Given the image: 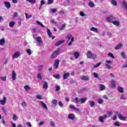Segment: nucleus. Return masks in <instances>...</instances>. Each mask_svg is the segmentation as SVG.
Masks as SVG:
<instances>
[{"label": "nucleus", "mask_w": 127, "mask_h": 127, "mask_svg": "<svg viewBox=\"0 0 127 127\" xmlns=\"http://www.w3.org/2000/svg\"><path fill=\"white\" fill-rule=\"evenodd\" d=\"M4 4L7 8H10V3L9 2L5 1L4 2Z\"/></svg>", "instance_id": "obj_25"}, {"label": "nucleus", "mask_w": 127, "mask_h": 127, "mask_svg": "<svg viewBox=\"0 0 127 127\" xmlns=\"http://www.w3.org/2000/svg\"><path fill=\"white\" fill-rule=\"evenodd\" d=\"M0 79L2 80V81H6V76L1 77Z\"/></svg>", "instance_id": "obj_60"}, {"label": "nucleus", "mask_w": 127, "mask_h": 127, "mask_svg": "<svg viewBox=\"0 0 127 127\" xmlns=\"http://www.w3.org/2000/svg\"><path fill=\"white\" fill-rule=\"evenodd\" d=\"M90 31H93V32H95V33H99V30L97 28H95L92 27L90 29Z\"/></svg>", "instance_id": "obj_16"}, {"label": "nucleus", "mask_w": 127, "mask_h": 127, "mask_svg": "<svg viewBox=\"0 0 127 127\" xmlns=\"http://www.w3.org/2000/svg\"><path fill=\"white\" fill-rule=\"evenodd\" d=\"M107 118H108L107 115H105L104 116H100L99 117V121L100 123H104V120L107 119Z\"/></svg>", "instance_id": "obj_10"}, {"label": "nucleus", "mask_w": 127, "mask_h": 127, "mask_svg": "<svg viewBox=\"0 0 127 127\" xmlns=\"http://www.w3.org/2000/svg\"><path fill=\"white\" fill-rule=\"evenodd\" d=\"M114 126H115V127H120L121 125H120V123L119 122H115L114 123Z\"/></svg>", "instance_id": "obj_54"}, {"label": "nucleus", "mask_w": 127, "mask_h": 127, "mask_svg": "<svg viewBox=\"0 0 127 127\" xmlns=\"http://www.w3.org/2000/svg\"><path fill=\"white\" fill-rule=\"evenodd\" d=\"M21 55V53L20 52H16L12 56V58L13 59H15V58H18L19 56Z\"/></svg>", "instance_id": "obj_8"}, {"label": "nucleus", "mask_w": 127, "mask_h": 127, "mask_svg": "<svg viewBox=\"0 0 127 127\" xmlns=\"http://www.w3.org/2000/svg\"><path fill=\"white\" fill-rule=\"evenodd\" d=\"M11 124L12 127H16V125H15V124L12 122H11Z\"/></svg>", "instance_id": "obj_63"}, {"label": "nucleus", "mask_w": 127, "mask_h": 127, "mask_svg": "<svg viewBox=\"0 0 127 127\" xmlns=\"http://www.w3.org/2000/svg\"><path fill=\"white\" fill-rule=\"evenodd\" d=\"M108 56L111 58H113V59H115V56H114V54H113L112 53H109L108 54Z\"/></svg>", "instance_id": "obj_42"}, {"label": "nucleus", "mask_w": 127, "mask_h": 127, "mask_svg": "<svg viewBox=\"0 0 127 127\" xmlns=\"http://www.w3.org/2000/svg\"><path fill=\"white\" fill-rule=\"evenodd\" d=\"M36 99H38V100H42L43 98L42 96L40 95V94L37 95L36 96Z\"/></svg>", "instance_id": "obj_41"}, {"label": "nucleus", "mask_w": 127, "mask_h": 127, "mask_svg": "<svg viewBox=\"0 0 127 127\" xmlns=\"http://www.w3.org/2000/svg\"><path fill=\"white\" fill-rule=\"evenodd\" d=\"M69 108L72 110H73V111H75V109H76V107L73 105H69Z\"/></svg>", "instance_id": "obj_49"}, {"label": "nucleus", "mask_w": 127, "mask_h": 127, "mask_svg": "<svg viewBox=\"0 0 127 127\" xmlns=\"http://www.w3.org/2000/svg\"><path fill=\"white\" fill-rule=\"evenodd\" d=\"M59 105L60 107H61V108H63V103H62V102H61V101L59 102Z\"/></svg>", "instance_id": "obj_59"}, {"label": "nucleus", "mask_w": 127, "mask_h": 127, "mask_svg": "<svg viewBox=\"0 0 127 127\" xmlns=\"http://www.w3.org/2000/svg\"><path fill=\"white\" fill-rule=\"evenodd\" d=\"M64 41H65V40H64L59 41L58 42H57V43H56V46H59V45H60L61 44H62V43H64Z\"/></svg>", "instance_id": "obj_30"}, {"label": "nucleus", "mask_w": 127, "mask_h": 127, "mask_svg": "<svg viewBox=\"0 0 127 127\" xmlns=\"http://www.w3.org/2000/svg\"><path fill=\"white\" fill-rule=\"evenodd\" d=\"M27 2H29L32 4H34L36 2V0H26Z\"/></svg>", "instance_id": "obj_29"}, {"label": "nucleus", "mask_w": 127, "mask_h": 127, "mask_svg": "<svg viewBox=\"0 0 127 127\" xmlns=\"http://www.w3.org/2000/svg\"><path fill=\"white\" fill-rule=\"evenodd\" d=\"M40 105L44 108V109H45V110H47V111H48V107H47V105L43 103V101H40Z\"/></svg>", "instance_id": "obj_18"}, {"label": "nucleus", "mask_w": 127, "mask_h": 127, "mask_svg": "<svg viewBox=\"0 0 127 127\" xmlns=\"http://www.w3.org/2000/svg\"><path fill=\"white\" fill-rule=\"evenodd\" d=\"M53 0H48V4H52L53 3Z\"/></svg>", "instance_id": "obj_56"}, {"label": "nucleus", "mask_w": 127, "mask_h": 127, "mask_svg": "<svg viewBox=\"0 0 127 127\" xmlns=\"http://www.w3.org/2000/svg\"><path fill=\"white\" fill-rule=\"evenodd\" d=\"M70 76V73L64 72V80H66Z\"/></svg>", "instance_id": "obj_20"}, {"label": "nucleus", "mask_w": 127, "mask_h": 127, "mask_svg": "<svg viewBox=\"0 0 127 127\" xmlns=\"http://www.w3.org/2000/svg\"><path fill=\"white\" fill-rule=\"evenodd\" d=\"M60 89H61V88L60 87V86L57 85L55 86V90L56 91V92H58L59 91H60Z\"/></svg>", "instance_id": "obj_35"}, {"label": "nucleus", "mask_w": 127, "mask_h": 127, "mask_svg": "<svg viewBox=\"0 0 127 127\" xmlns=\"http://www.w3.org/2000/svg\"><path fill=\"white\" fill-rule=\"evenodd\" d=\"M13 3H17V0H12Z\"/></svg>", "instance_id": "obj_64"}, {"label": "nucleus", "mask_w": 127, "mask_h": 127, "mask_svg": "<svg viewBox=\"0 0 127 127\" xmlns=\"http://www.w3.org/2000/svg\"><path fill=\"white\" fill-rule=\"evenodd\" d=\"M98 104H103V100L102 99H99L97 100Z\"/></svg>", "instance_id": "obj_53"}, {"label": "nucleus", "mask_w": 127, "mask_h": 127, "mask_svg": "<svg viewBox=\"0 0 127 127\" xmlns=\"http://www.w3.org/2000/svg\"><path fill=\"white\" fill-rule=\"evenodd\" d=\"M73 55L75 59H78V58L80 56V53H79L78 52H74L73 53Z\"/></svg>", "instance_id": "obj_28"}, {"label": "nucleus", "mask_w": 127, "mask_h": 127, "mask_svg": "<svg viewBox=\"0 0 127 127\" xmlns=\"http://www.w3.org/2000/svg\"><path fill=\"white\" fill-rule=\"evenodd\" d=\"M111 3L113 5H114V6H117V5H118V2L116 0H111Z\"/></svg>", "instance_id": "obj_32"}, {"label": "nucleus", "mask_w": 127, "mask_h": 127, "mask_svg": "<svg viewBox=\"0 0 127 127\" xmlns=\"http://www.w3.org/2000/svg\"><path fill=\"white\" fill-rule=\"evenodd\" d=\"M26 53H27L28 55L30 56V55H31V50H30V49H28L26 51Z\"/></svg>", "instance_id": "obj_44"}, {"label": "nucleus", "mask_w": 127, "mask_h": 127, "mask_svg": "<svg viewBox=\"0 0 127 127\" xmlns=\"http://www.w3.org/2000/svg\"><path fill=\"white\" fill-rule=\"evenodd\" d=\"M59 52H60V49H59L55 51L51 56L52 58H55L59 54Z\"/></svg>", "instance_id": "obj_9"}, {"label": "nucleus", "mask_w": 127, "mask_h": 127, "mask_svg": "<svg viewBox=\"0 0 127 127\" xmlns=\"http://www.w3.org/2000/svg\"><path fill=\"white\" fill-rule=\"evenodd\" d=\"M24 88L25 91H28L30 88L28 85H25Z\"/></svg>", "instance_id": "obj_51"}, {"label": "nucleus", "mask_w": 127, "mask_h": 127, "mask_svg": "<svg viewBox=\"0 0 127 127\" xmlns=\"http://www.w3.org/2000/svg\"><path fill=\"white\" fill-rule=\"evenodd\" d=\"M80 16H86V14L83 11H81L79 13Z\"/></svg>", "instance_id": "obj_52"}, {"label": "nucleus", "mask_w": 127, "mask_h": 127, "mask_svg": "<svg viewBox=\"0 0 127 127\" xmlns=\"http://www.w3.org/2000/svg\"><path fill=\"white\" fill-rule=\"evenodd\" d=\"M12 120L14 121H17V120H18V117H17V116H16V115L14 114L13 115Z\"/></svg>", "instance_id": "obj_34"}, {"label": "nucleus", "mask_w": 127, "mask_h": 127, "mask_svg": "<svg viewBox=\"0 0 127 127\" xmlns=\"http://www.w3.org/2000/svg\"><path fill=\"white\" fill-rule=\"evenodd\" d=\"M81 79L83 81H89V80H90V77L86 76H83L81 77Z\"/></svg>", "instance_id": "obj_27"}, {"label": "nucleus", "mask_w": 127, "mask_h": 127, "mask_svg": "<svg viewBox=\"0 0 127 127\" xmlns=\"http://www.w3.org/2000/svg\"><path fill=\"white\" fill-rule=\"evenodd\" d=\"M42 69H43V65L39 66V71H42Z\"/></svg>", "instance_id": "obj_61"}, {"label": "nucleus", "mask_w": 127, "mask_h": 127, "mask_svg": "<svg viewBox=\"0 0 127 127\" xmlns=\"http://www.w3.org/2000/svg\"><path fill=\"white\" fill-rule=\"evenodd\" d=\"M50 125L52 127H55V122H54L53 121H51L50 123Z\"/></svg>", "instance_id": "obj_50"}, {"label": "nucleus", "mask_w": 127, "mask_h": 127, "mask_svg": "<svg viewBox=\"0 0 127 127\" xmlns=\"http://www.w3.org/2000/svg\"><path fill=\"white\" fill-rule=\"evenodd\" d=\"M67 38L68 39L67 42H69V41H70L68 43V46H71L72 43H73V41H74V37L72 36V35L69 34L67 36Z\"/></svg>", "instance_id": "obj_4"}, {"label": "nucleus", "mask_w": 127, "mask_h": 127, "mask_svg": "<svg viewBox=\"0 0 127 127\" xmlns=\"http://www.w3.org/2000/svg\"><path fill=\"white\" fill-rule=\"evenodd\" d=\"M120 99H121V100H126V98L125 97V94H122L121 96L120 97Z\"/></svg>", "instance_id": "obj_40"}, {"label": "nucleus", "mask_w": 127, "mask_h": 127, "mask_svg": "<svg viewBox=\"0 0 127 127\" xmlns=\"http://www.w3.org/2000/svg\"><path fill=\"white\" fill-rule=\"evenodd\" d=\"M53 77L54 78H56V79H60V78H61V76H60V75H59V74L54 75Z\"/></svg>", "instance_id": "obj_45"}, {"label": "nucleus", "mask_w": 127, "mask_h": 127, "mask_svg": "<svg viewBox=\"0 0 127 127\" xmlns=\"http://www.w3.org/2000/svg\"><path fill=\"white\" fill-rule=\"evenodd\" d=\"M67 118L68 119V120H71V121L74 120V119H75V114H68V115L67 116Z\"/></svg>", "instance_id": "obj_11"}, {"label": "nucleus", "mask_w": 127, "mask_h": 127, "mask_svg": "<svg viewBox=\"0 0 127 127\" xmlns=\"http://www.w3.org/2000/svg\"><path fill=\"white\" fill-rule=\"evenodd\" d=\"M5 103H6V98L5 97H4L2 100H0V104L2 106H3Z\"/></svg>", "instance_id": "obj_14"}, {"label": "nucleus", "mask_w": 127, "mask_h": 127, "mask_svg": "<svg viewBox=\"0 0 127 127\" xmlns=\"http://www.w3.org/2000/svg\"><path fill=\"white\" fill-rule=\"evenodd\" d=\"M117 85V81L115 80H110L109 83V88L111 89H114L116 88V85Z\"/></svg>", "instance_id": "obj_5"}, {"label": "nucleus", "mask_w": 127, "mask_h": 127, "mask_svg": "<svg viewBox=\"0 0 127 127\" xmlns=\"http://www.w3.org/2000/svg\"><path fill=\"white\" fill-rule=\"evenodd\" d=\"M88 6L91 8L95 7V3L93 1H90L88 2Z\"/></svg>", "instance_id": "obj_24"}, {"label": "nucleus", "mask_w": 127, "mask_h": 127, "mask_svg": "<svg viewBox=\"0 0 127 127\" xmlns=\"http://www.w3.org/2000/svg\"><path fill=\"white\" fill-rule=\"evenodd\" d=\"M114 19H116V17L113 16H110L107 18V20L108 21V22H113V20H114Z\"/></svg>", "instance_id": "obj_12"}, {"label": "nucleus", "mask_w": 127, "mask_h": 127, "mask_svg": "<svg viewBox=\"0 0 127 127\" xmlns=\"http://www.w3.org/2000/svg\"><path fill=\"white\" fill-rule=\"evenodd\" d=\"M43 89H48V83L47 82L45 81L43 85Z\"/></svg>", "instance_id": "obj_33"}, {"label": "nucleus", "mask_w": 127, "mask_h": 127, "mask_svg": "<svg viewBox=\"0 0 127 127\" xmlns=\"http://www.w3.org/2000/svg\"><path fill=\"white\" fill-rule=\"evenodd\" d=\"M86 56L87 58H89L90 59H96V58H97V55L93 54L91 51L87 52Z\"/></svg>", "instance_id": "obj_2"}, {"label": "nucleus", "mask_w": 127, "mask_h": 127, "mask_svg": "<svg viewBox=\"0 0 127 127\" xmlns=\"http://www.w3.org/2000/svg\"><path fill=\"white\" fill-rule=\"evenodd\" d=\"M88 103L91 108H94V107H95V102L94 101L90 100L88 101Z\"/></svg>", "instance_id": "obj_22"}, {"label": "nucleus", "mask_w": 127, "mask_h": 127, "mask_svg": "<svg viewBox=\"0 0 127 127\" xmlns=\"http://www.w3.org/2000/svg\"><path fill=\"white\" fill-rule=\"evenodd\" d=\"M116 116H118L119 120H121V121H126L127 119V117L122 116V114H119L118 112L116 113Z\"/></svg>", "instance_id": "obj_6"}, {"label": "nucleus", "mask_w": 127, "mask_h": 127, "mask_svg": "<svg viewBox=\"0 0 127 127\" xmlns=\"http://www.w3.org/2000/svg\"><path fill=\"white\" fill-rule=\"evenodd\" d=\"M93 75L95 78H99V74L96 72H93Z\"/></svg>", "instance_id": "obj_48"}, {"label": "nucleus", "mask_w": 127, "mask_h": 127, "mask_svg": "<svg viewBox=\"0 0 127 127\" xmlns=\"http://www.w3.org/2000/svg\"><path fill=\"white\" fill-rule=\"evenodd\" d=\"M86 100L87 98H78V97H76L74 99L75 102L73 100H72L71 102L72 103L74 102L75 104H85V102H86Z\"/></svg>", "instance_id": "obj_1"}, {"label": "nucleus", "mask_w": 127, "mask_h": 127, "mask_svg": "<svg viewBox=\"0 0 127 127\" xmlns=\"http://www.w3.org/2000/svg\"><path fill=\"white\" fill-rule=\"evenodd\" d=\"M121 56L123 57V58H127V56L126 55V53H125V52H122L121 53Z\"/></svg>", "instance_id": "obj_38"}, {"label": "nucleus", "mask_w": 127, "mask_h": 127, "mask_svg": "<svg viewBox=\"0 0 127 127\" xmlns=\"http://www.w3.org/2000/svg\"><path fill=\"white\" fill-rule=\"evenodd\" d=\"M101 64V63H97L96 64H94L93 68H97L98 67H99V66H100V65Z\"/></svg>", "instance_id": "obj_46"}, {"label": "nucleus", "mask_w": 127, "mask_h": 127, "mask_svg": "<svg viewBox=\"0 0 127 127\" xmlns=\"http://www.w3.org/2000/svg\"><path fill=\"white\" fill-rule=\"evenodd\" d=\"M5 44V39L2 38L0 39V45L3 46Z\"/></svg>", "instance_id": "obj_19"}, {"label": "nucleus", "mask_w": 127, "mask_h": 127, "mask_svg": "<svg viewBox=\"0 0 127 127\" xmlns=\"http://www.w3.org/2000/svg\"><path fill=\"white\" fill-rule=\"evenodd\" d=\"M111 23H113L114 24V25H116V26H119V25H120V24H121L120 22L118 21H112V22H111Z\"/></svg>", "instance_id": "obj_31"}, {"label": "nucleus", "mask_w": 127, "mask_h": 127, "mask_svg": "<svg viewBox=\"0 0 127 127\" xmlns=\"http://www.w3.org/2000/svg\"><path fill=\"white\" fill-rule=\"evenodd\" d=\"M12 78L13 81L16 80V72L14 70L12 72Z\"/></svg>", "instance_id": "obj_17"}, {"label": "nucleus", "mask_w": 127, "mask_h": 127, "mask_svg": "<svg viewBox=\"0 0 127 127\" xmlns=\"http://www.w3.org/2000/svg\"><path fill=\"white\" fill-rule=\"evenodd\" d=\"M26 17L27 19H28V18H30V17H32V15H29L28 16V15H27V13H26Z\"/></svg>", "instance_id": "obj_58"}, {"label": "nucleus", "mask_w": 127, "mask_h": 127, "mask_svg": "<svg viewBox=\"0 0 127 127\" xmlns=\"http://www.w3.org/2000/svg\"><path fill=\"white\" fill-rule=\"evenodd\" d=\"M43 4H45V1L42 0L41 1V5H43Z\"/></svg>", "instance_id": "obj_62"}, {"label": "nucleus", "mask_w": 127, "mask_h": 127, "mask_svg": "<svg viewBox=\"0 0 127 127\" xmlns=\"http://www.w3.org/2000/svg\"><path fill=\"white\" fill-rule=\"evenodd\" d=\"M21 106L22 107H23V108H26V107L27 106V104H26V102H22L21 103Z\"/></svg>", "instance_id": "obj_39"}, {"label": "nucleus", "mask_w": 127, "mask_h": 127, "mask_svg": "<svg viewBox=\"0 0 127 127\" xmlns=\"http://www.w3.org/2000/svg\"><path fill=\"white\" fill-rule=\"evenodd\" d=\"M36 40L38 42L39 45H42V42L41 41V38L40 37H37Z\"/></svg>", "instance_id": "obj_23"}, {"label": "nucleus", "mask_w": 127, "mask_h": 127, "mask_svg": "<svg viewBox=\"0 0 127 127\" xmlns=\"http://www.w3.org/2000/svg\"><path fill=\"white\" fill-rule=\"evenodd\" d=\"M117 91L121 94H124L125 93V88L121 86H118L117 87Z\"/></svg>", "instance_id": "obj_7"}, {"label": "nucleus", "mask_w": 127, "mask_h": 127, "mask_svg": "<svg viewBox=\"0 0 127 127\" xmlns=\"http://www.w3.org/2000/svg\"><path fill=\"white\" fill-rule=\"evenodd\" d=\"M38 79H40V80H42V76H41V74H39L37 75Z\"/></svg>", "instance_id": "obj_57"}, {"label": "nucleus", "mask_w": 127, "mask_h": 127, "mask_svg": "<svg viewBox=\"0 0 127 127\" xmlns=\"http://www.w3.org/2000/svg\"><path fill=\"white\" fill-rule=\"evenodd\" d=\"M47 34L48 35V36H49L50 37H51V38H52V39H54V36H53L52 35V33L51 32V31H50V30L49 29H47Z\"/></svg>", "instance_id": "obj_15"}, {"label": "nucleus", "mask_w": 127, "mask_h": 127, "mask_svg": "<svg viewBox=\"0 0 127 127\" xmlns=\"http://www.w3.org/2000/svg\"><path fill=\"white\" fill-rule=\"evenodd\" d=\"M57 103H58V101H57V100L56 99H53L52 101V104L53 106H54V107H56L57 106Z\"/></svg>", "instance_id": "obj_26"}, {"label": "nucleus", "mask_w": 127, "mask_h": 127, "mask_svg": "<svg viewBox=\"0 0 127 127\" xmlns=\"http://www.w3.org/2000/svg\"><path fill=\"white\" fill-rule=\"evenodd\" d=\"M10 27H13L14 26V21H12L9 23Z\"/></svg>", "instance_id": "obj_37"}, {"label": "nucleus", "mask_w": 127, "mask_h": 127, "mask_svg": "<svg viewBox=\"0 0 127 127\" xmlns=\"http://www.w3.org/2000/svg\"><path fill=\"white\" fill-rule=\"evenodd\" d=\"M100 89L101 91H103V90H105V89H106V87L103 84H100Z\"/></svg>", "instance_id": "obj_36"}, {"label": "nucleus", "mask_w": 127, "mask_h": 127, "mask_svg": "<svg viewBox=\"0 0 127 127\" xmlns=\"http://www.w3.org/2000/svg\"><path fill=\"white\" fill-rule=\"evenodd\" d=\"M50 11H52L53 13H55L57 11V9L55 8V9H50Z\"/></svg>", "instance_id": "obj_47"}, {"label": "nucleus", "mask_w": 127, "mask_h": 127, "mask_svg": "<svg viewBox=\"0 0 127 127\" xmlns=\"http://www.w3.org/2000/svg\"><path fill=\"white\" fill-rule=\"evenodd\" d=\"M124 47V45H123V44L120 43L117 45L116 47H115L116 50H119V49H122Z\"/></svg>", "instance_id": "obj_21"}, {"label": "nucleus", "mask_w": 127, "mask_h": 127, "mask_svg": "<svg viewBox=\"0 0 127 127\" xmlns=\"http://www.w3.org/2000/svg\"><path fill=\"white\" fill-rule=\"evenodd\" d=\"M26 125L27 127H31V123H30V122H27Z\"/></svg>", "instance_id": "obj_55"}, {"label": "nucleus", "mask_w": 127, "mask_h": 127, "mask_svg": "<svg viewBox=\"0 0 127 127\" xmlns=\"http://www.w3.org/2000/svg\"><path fill=\"white\" fill-rule=\"evenodd\" d=\"M113 63L112 60H107L106 61L105 65L106 69H108L109 70L112 69V66H111V64Z\"/></svg>", "instance_id": "obj_3"}, {"label": "nucleus", "mask_w": 127, "mask_h": 127, "mask_svg": "<svg viewBox=\"0 0 127 127\" xmlns=\"http://www.w3.org/2000/svg\"><path fill=\"white\" fill-rule=\"evenodd\" d=\"M59 66V60H58V59H56L55 61L54 68L55 69H57Z\"/></svg>", "instance_id": "obj_13"}, {"label": "nucleus", "mask_w": 127, "mask_h": 127, "mask_svg": "<svg viewBox=\"0 0 127 127\" xmlns=\"http://www.w3.org/2000/svg\"><path fill=\"white\" fill-rule=\"evenodd\" d=\"M36 23H37V24H38L39 25L42 26V27H44V25L40 21H37Z\"/></svg>", "instance_id": "obj_43"}]
</instances>
